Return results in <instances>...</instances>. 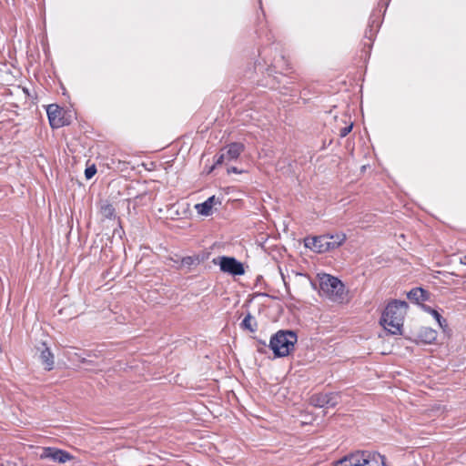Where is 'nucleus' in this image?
Segmentation results:
<instances>
[{
    "label": "nucleus",
    "instance_id": "1a4fd4ad",
    "mask_svg": "<svg viewBox=\"0 0 466 466\" xmlns=\"http://www.w3.org/2000/svg\"><path fill=\"white\" fill-rule=\"evenodd\" d=\"M355 457L361 459V464L357 466H384V456L378 452H371L368 451H358L354 452Z\"/></svg>",
    "mask_w": 466,
    "mask_h": 466
},
{
    "label": "nucleus",
    "instance_id": "f257e3e1",
    "mask_svg": "<svg viewBox=\"0 0 466 466\" xmlns=\"http://www.w3.org/2000/svg\"><path fill=\"white\" fill-rule=\"evenodd\" d=\"M407 309L408 304L406 301L393 299L389 302L385 308L380 319V323L391 334H401V328Z\"/></svg>",
    "mask_w": 466,
    "mask_h": 466
},
{
    "label": "nucleus",
    "instance_id": "9d476101",
    "mask_svg": "<svg viewBox=\"0 0 466 466\" xmlns=\"http://www.w3.org/2000/svg\"><path fill=\"white\" fill-rule=\"evenodd\" d=\"M221 202L215 196L209 197L207 200L195 206L196 210L202 216H209L212 213V208L215 205H220Z\"/></svg>",
    "mask_w": 466,
    "mask_h": 466
},
{
    "label": "nucleus",
    "instance_id": "4468645a",
    "mask_svg": "<svg viewBox=\"0 0 466 466\" xmlns=\"http://www.w3.org/2000/svg\"><path fill=\"white\" fill-rule=\"evenodd\" d=\"M421 341L427 344L432 343L437 338V332L431 328H423L419 333Z\"/></svg>",
    "mask_w": 466,
    "mask_h": 466
},
{
    "label": "nucleus",
    "instance_id": "ddd939ff",
    "mask_svg": "<svg viewBox=\"0 0 466 466\" xmlns=\"http://www.w3.org/2000/svg\"><path fill=\"white\" fill-rule=\"evenodd\" d=\"M408 298L416 302L426 301L429 299V293L422 288H414L407 294Z\"/></svg>",
    "mask_w": 466,
    "mask_h": 466
},
{
    "label": "nucleus",
    "instance_id": "5701e85b",
    "mask_svg": "<svg viewBox=\"0 0 466 466\" xmlns=\"http://www.w3.org/2000/svg\"><path fill=\"white\" fill-rule=\"evenodd\" d=\"M225 161H227V157H225L224 150H221L220 154L215 156L214 165L210 167L209 172H211L215 167L222 165Z\"/></svg>",
    "mask_w": 466,
    "mask_h": 466
},
{
    "label": "nucleus",
    "instance_id": "6e6552de",
    "mask_svg": "<svg viewBox=\"0 0 466 466\" xmlns=\"http://www.w3.org/2000/svg\"><path fill=\"white\" fill-rule=\"evenodd\" d=\"M46 114L52 128H59L69 124L64 116L63 108L56 104L47 106Z\"/></svg>",
    "mask_w": 466,
    "mask_h": 466
},
{
    "label": "nucleus",
    "instance_id": "4be33fe9",
    "mask_svg": "<svg viewBox=\"0 0 466 466\" xmlns=\"http://www.w3.org/2000/svg\"><path fill=\"white\" fill-rule=\"evenodd\" d=\"M428 311L434 317L441 327L447 326V321L441 317V315L436 310L429 308Z\"/></svg>",
    "mask_w": 466,
    "mask_h": 466
},
{
    "label": "nucleus",
    "instance_id": "aec40b11",
    "mask_svg": "<svg viewBox=\"0 0 466 466\" xmlns=\"http://www.w3.org/2000/svg\"><path fill=\"white\" fill-rule=\"evenodd\" d=\"M368 26L379 29L380 26V16L379 12H373L369 19Z\"/></svg>",
    "mask_w": 466,
    "mask_h": 466
},
{
    "label": "nucleus",
    "instance_id": "423d86ee",
    "mask_svg": "<svg viewBox=\"0 0 466 466\" xmlns=\"http://www.w3.org/2000/svg\"><path fill=\"white\" fill-rule=\"evenodd\" d=\"M328 235L308 237L304 238V246L317 253H324L334 249V244H329Z\"/></svg>",
    "mask_w": 466,
    "mask_h": 466
},
{
    "label": "nucleus",
    "instance_id": "412c9836",
    "mask_svg": "<svg viewBox=\"0 0 466 466\" xmlns=\"http://www.w3.org/2000/svg\"><path fill=\"white\" fill-rule=\"evenodd\" d=\"M355 458L354 452L344 456L340 460L337 461L334 466H353L352 459Z\"/></svg>",
    "mask_w": 466,
    "mask_h": 466
},
{
    "label": "nucleus",
    "instance_id": "c85d7f7f",
    "mask_svg": "<svg viewBox=\"0 0 466 466\" xmlns=\"http://www.w3.org/2000/svg\"><path fill=\"white\" fill-rule=\"evenodd\" d=\"M461 263L466 265V255L461 258Z\"/></svg>",
    "mask_w": 466,
    "mask_h": 466
},
{
    "label": "nucleus",
    "instance_id": "39448f33",
    "mask_svg": "<svg viewBox=\"0 0 466 466\" xmlns=\"http://www.w3.org/2000/svg\"><path fill=\"white\" fill-rule=\"evenodd\" d=\"M218 262H217L216 259H214L213 262L218 264L222 272L231 276H242L245 274L243 264L234 257L221 256L218 258Z\"/></svg>",
    "mask_w": 466,
    "mask_h": 466
},
{
    "label": "nucleus",
    "instance_id": "f3484780",
    "mask_svg": "<svg viewBox=\"0 0 466 466\" xmlns=\"http://www.w3.org/2000/svg\"><path fill=\"white\" fill-rule=\"evenodd\" d=\"M329 238V244L330 243V246L334 244V249L340 247L346 240V235L341 232H338L335 234H327Z\"/></svg>",
    "mask_w": 466,
    "mask_h": 466
},
{
    "label": "nucleus",
    "instance_id": "dca6fc26",
    "mask_svg": "<svg viewBox=\"0 0 466 466\" xmlns=\"http://www.w3.org/2000/svg\"><path fill=\"white\" fill-rule=\"evenodd\" d=\"M201 259L198 255L187 256L182 258L180 260L181 267L187 268L189 270L192 268V267L199 265Z\"/></svg>",
    "mask_w": 466,
    "mask_h": 466
},
{
    "label": "nucleus",
    "instance_id": "0eeeda50",
    "mask_svg": "<svg viewBox=\"0 0 466 466\" xmlns=\"http://www.w3.org/2000/svg\"><path fill=\"white\" fill-rule=\"evenodd\" d=\"M339 399L337 392L316 393L310 397L309 403L316 408H333L339 403Z\"/></svg>",
    "mask_w": 466,
    "mask_h": 466
},
{
    "label": "nucleus",
    "instance_id": "7ed1b4c3",
    "mask_svg": "<svg viewBox=\"0 0 466 466\" xmlns=\"http://www.w3.org/2000/svg\"><path fill=\"white\" fill-rule=\"evenodd\" d=\"M320 291L329 299L335 302H341L344 299V284L336 277L324 274L320 278Z\"/></svg>",
    "mask_w": 466,
    "mask_h": 466
},
{
    "label": "nucleus",
    "instance_id": "9b49d317",
    "mask_svg": "<svg viewBox=\"0 0 466 466\" xmlns=\"http://www.w3.org/2000/svg\"><path fill=\"white\" fill-rule=\"evenodd\" d=\"M245 147L242 143L234 142L228 144L224 150L227 161H232L237 159L240 154L244 151Z\"/></svg>",
    "mask_w": 466,
    "mask_h": 466
},
{
    "label": "nucleus",
    "instance_id": "2eb2a0df",
    "mask_svg": "<svg viewBox=\"0 0 466 466\" xmlns=\"http://www.w3.org/2000/svg\"><path fill=\"white\" fill-rule=\"evenodd\" d=\"M240 327L243 329H247L250 332H255L258 328V323L255 318L250 313H248L246 317L243 319L242 322L240 323Z\"/></svg>",
    "mask_w": 466,
    "mask_h": 466
},
{
    "label": "nucleus",
    "instance_id": "f8f14e48",
    "mask_svg": "<svg viewBox=\"0 0 466 466\" xmlns=\"http://www.w3.org/2000/svg\"><path fill=\"white\" fill-rule=\"evenodd\" d=\"M40 352V360L45 365L46 370H51L54 368V355L50 349L46 347V344L43 342L41 348L38 349Z\"/></svg>",
    "mask_w": 466,
    "mask_h": 466
},
{
    "label": "nucleus",
    "instance_id": "20e7f679",
    "mask_svg": "<svg viewBox=\"0 0 466 466\" xmlns=\"http://www.w3.org/2000/svg\"><path fill=\"white\" fill-rule=\"evenodd\" d=\"M38 458L40 460H50L60 464L74 460V456L71 453L56 447H42Z\"/></svg>",
    "mask_w": 466,
    "mask_h": 466
},
{
    "label": "nucleus",
    "instance_id": "a211bd4d",
    "mask_svg": "<svg viewBox=\"0 0 466 466\" xmlns=\"http://www.w3.org/2000/svg\"><path fill=\"white\" fill-rule=\"evenodd\" d=\"M100 213L104 218L111 219L115 217L116 210L112 204L105 202L100 207Z\"/></svg>",
    "mask_w": 466,
    "mask_h": 466
},
{
    "label": "nucleus",
    "instance_id": "c756f323",
    "mask_svg": "<svg viewBox=\"0 0 466 466\" xmlns=\"http://www.w3.org/2000/svg\"><path fill=\"white\" fill-rule=\"evenodd\" d=\"M82 363H89V361L87 360H86V359H83L82 360Z\"/></svg>",
    "mask_w": 466,
    "mask_h": 466
},
{
    "label": "nucleus",
    "instance_id": "6ab92c4d",
    "mask_svg": "<svg viewBox=\"0 0 466 466\" xmlns=\"http://www.w3.org/2000/svg\"><path fill=\"white\" fill-rule=\"evenodd\" d=\"M270 66L275 69H284L288 66V62L282 54H279L270 62Z\"/></svg>",
    "mask_w": 466,
    "mask_h": 466
},
{
    "label": "nucleus",
    "instance_id": "a878e982",
    "mask_svg": "<svg viewBox=\"0 0 466 466\" xmlns=\"http://www.w3.org/2000/svg\"><path fill=\"white\" fill-rule=\"evenodd\" d=\"M352 127H353V124L351 123L350 125L342 127L339 130V136L341 137H345L346 136H348V134L352 130Z\"/></svg>",
    "mask_w": 466,
    "mask_h": 466
},
{
    "label": "nucleus",
    "instance_id": "f03ea898",
    "mask_svg": "<svg viewBox=\"0 0 466 466\" xmlns=\"http://www.w3.org/2000/svg\"><path fill=\"white\" fill-rule=\"evenodd\" d=\"M297 340L298 336L295 331L280 329L270 338L268 347L272 350L275 357L282 358L293 351Z\"/></svg>",
    "mask_w": 466,
    "mask_h": 466
},
{
    "label": "nucleus",
    "instance_id": "393cba45",
    "mask_svg": "<svg viewBox=\"0 0 466 466\" xmlns=\"http://www.w3.org/2000/svg\"><path fill=\"white\" fill-rule=\"evenodd\" d=\"M96 173V167L95 165L87 167L85 170V177L86 179H91Z\"/></svg>",
    "mask_w": 466,
    "mask_h": 466
},
{
    "label": "nucleus",
    "instance_id": "b1692460",
    "mask_svg": "<svg viewBox=\"0 0 466 466\" xmlns=\"http://www.w3.org/2000/svg\"><path fill=\"white\" fill-rule=\"evenodd\" d=\"M379 29L377 28H370L369 26H367V29L365 30V37L368 38L369 40L372 41L376 35V34L378 33Z\"/></svg>",
    "mask_w": 466,
    "mask_h": 466
},
{
    "label": "nucleus",
    "instance_id": "bb28decb",
    "mask_svg": "<svg viewBox=\"0 0 466 466\" xmlns=\"http://www.w3.org/2000/svg\"><path fill=\"white\" fill-rule=\"evenodd\" d=\"M243 171L242 170H239L238 168H237L236 167H231L229 168H228V173H237V174H240L242 173Z\"/></svg>",
    "mask_w": 466,
    "mask_h": 466
},
{
    "label": "nucleus",
    "instance_id": "cd10ccee",
    "mask_svg": "<svg viewBox=\"0 0 466 466\" xmlns=\"http://www.w3.org/2000/svg\"><path fill=\"white\" fill-rule=\"evenodd\" d=\"M361 459H360V457H355L354 459H352V465L353 466H357V464H361Z\"/></svg>",
    "mask_w": 466,
    "mask_h": 466
}]
</instances>
